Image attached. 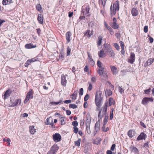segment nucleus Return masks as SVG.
<instances>
[{
    "label": "nucleus",
    "mask_w": 154,
    "mask_h": 154,
    "mask_svg": "<svg viewBox=\"0 0 154 154\" xmlns=\"http://www.w3.org/2000/svg\"><path fill=\"white\" fill-rule=\"evenodd\" d=\"M105 125H103V126L102 128V130L103 132H107L109 130V128L108 127L106 128H105Z\"/></svg>",
    "instance_id": "obj_38"
},
{
    "label": "nucleus",
    "mask_w": 154,
    "mask_h": 154,
    "mask_svg": "<svg viewBox=\"0 0 154 154\" xmlns=\"http://www.w3.org/2000/svg\"><path fill=\"white\" fill-rule=\"evenodd\" d=\"M97 66L99 68H103L102 66V63L100 60H98L97 62Z\"/></svg>",
    "instance_id": "obj_37"
},
{
    "label": "nucleus",
    "mask_w": 154,
    "mask_h": 154,
    "mask_svg": "<svg viewBox=\"0 0 154 154\" xmlns=\"http://www.w3.org/2000/svg\"><path fill=\"white\" fill-rule=\"evenodd\" d=\"M77 94V92H76L75 93V92L72 95V98L73 100H75L76 99Z\"/></svg>",
    "instance_id": "obj_43"
},
{
    "label": "nucleus",
    "mask_w": 154,
    "mask_h": 154,
    "mask_svg": "<svg viewBox=\"0 0 154 154\" xmlns=\"http://www.w3.org/2000/svg\"><path fill=\"white\" fill-rule=\"evenodd\" d=\"M107 106L108 103H105L104 106L101 108L100 111L98 114L99 122L100 121V120L103 117L108 116L106 114Z\"/></svg>",
    "instance_id": "obj_2"
},
{
    "label": "nucleus",
    "mask_w": 154,
    "mask_h": 154,
    "mask_svg": "<svg viewBox=\"0 0 154 154\" xmlns=\"http://www.w3.org/2000/svg\"><path fill=\"white\" fill-rule=\"evenodd\" d=\"M71 36V32H68L66 34V38L67 41L69 42L70 41V37Z\"/></svg>",
    "instance_id": "obj_23"
},
{
    "label": "nucleus",
    "mask_w": 154,
    "mask_h": 154,
    "mask_svg": "<svg viewBox=\"0 0 154 154\" xmlns=\"http://www.w3.org/2000/svg\"><path fill=\"white\" fill-rule=\"evenodd\" d=\"M53 119H52L51 117L48 118L47 119V122L45 123L46 125H50L53 126L54 125V124L53 122Z\"/></svg>",
    "instance_id": "obj_16"
},
{
    "label": "nucleus",
    "mask_w": 154,
    "mask_h": 154,
    "mask_svg": "<svg viewBox=\"0 0 154 154\" xmlns=\"http://www.w3.org/2000/svg\"><path fill=\"white\" fill-rule=\"evenodd\" d=\"M81 139L80 138L78 140L75 142V146H80Z\"/></svg>",
    "instance_id": "obj_34"
},
{
    "label": "nucleus",
    "mask_w": 154,
    "mask_h": 154,
    "mask_svg": "<svg viewBox=\"0 0 154 154\" xmlns=\"http://www.w3.org/2000/svg\"><path fill=\"white\" fill-rule=\"evenodd\" d=\"M119 2L117 0L113 5V6L112 5H111L110 6V14L111 16H112V14L115 15L116 13V11L119 10Z\"/></svg>",
    "instance_id": "obj_4"
},
{
    "label": "nucleus",
    "mask_w": 154,
    "mask_h": 154,
    "mask_svg": "<svg viewBox=\"0 0 154 154\" xmlns=\"http://www.w3.org/2000/svg\"><path fill=\"white\" fill-rule=\"evenodd\" d=\"M35 61V59H32L31 60H27L28 63H29L30 64L31 63L34 62Z\"/></svg>",
    "instance_id": "obj_58"
},
{
    "label": "nucleus",
    "mask_w": 154,
    "mask_h": 154,
    "mask_svg": "<svg viewBox=\"0 0 154 154\" xmlns=\"http://www.w3.org/2000/svg\"><path fill=\"white\" fill-rule=\"evenodd\" d=\"M153 99L152 97H146L143 98L141 102V103L144 106L147 105L149 102H153Z\"/></svg>",
    "instance_id": "obj_7"
},
{
    "label": "nucleus",
    "mask_w": 154,
    "mask_h": 154,
    "mask_svg": "<svg viewBox=\"0 0 154 154\" xmlns=\"http://www.w3.org/2000/svg\"><path fill=\"white\" fill-rule=\"evenodd\" d=\"M67 83V80L66 76L64 74H62L61 77V83L62 85L65 86Z\"/></svg>",
    "instance_id": "obj_14"
},
{
    "label": "nucleus",
    "mask_w": 154,
    "mask_h": 154,
    "mask_svg": "<svg viewBox=\"0 0 154 154\" xmlns=\"http://www.w3.org/2000/svg\"><path fill=\"white\" fill-rule=\"evenodd\" d=\"M69 108H72L73 109H74L77 108V106L75 104H70L69 105Z\"/></svg>",
    "instance_id": "obj_42"
},
{
    "label": "nucleus",
    "mask_w": 154,
    "mask_h": 154,
    "mask_svg": "<svg viewBox=\"0 0 154 154\" xmlns=\"http://www.w3.org/2000/svg\"><path fill=\"white\" fill-rule=\"evenodd\" d=\"M93 32H91L90 30H88L86 31L85 33H84L85 35H88L89 37H90L93 35Z\"/></svg>",
    "instance_id": "obj_32"
},
{
    "label": "nucleus",
    "mask_w": 154,
    "mask_h": 154,
    "mask_svg": "<svg viewBox=\"0 0 154 154\" xmlns=\"http://www.w3.org/2000/svg\"><path fill=\"white\" fill-rule=\"evenodd\" d=\"M114 47L117 50H118L119 48V45L117 43H115L113 45Z\"/></svg>",
    "instance_id": "obj_45"
},
{
    "label": "nucleus",
    "mask_w": 154,
    "mask_h": 154,
    "mask_svg": "<svg viewBox=\"0 0 154 154\" xmlns=\"http://www.w3.org/2000/svg\"><path fill=\"white\" fill-rule=\"evenodd\" d=\"M71 101L70 100H66L64 101V102L65 103H71Z\"/></svg>",
    "instance_id": "obj_63"
},
{
    "label": "nucleus",
    "mask_w": 154,
    "mask_h": 154,
    "mask_svg": "<svg viewBox=\"0 0 154 154\" xmlns=\"http://www.w3.org/2000/svg\"><path fill=\"white\" fill-rule=\"evenodd\" d=\"M102 37L101 36H99L98 39V41L97 42V45L98 46H100L101 45L102 42Z\"/></svg>",
    "instance_id": "obj_31"
},
{
    "label": "nucleus",
    "mask_w": 154,
    "mask_h": 154,
    "mask_svg": "<svg viewBox=\"0 0 154 154\" xmlns=\"http://www.w3.org/2000/svg\"><path fill=\"white\" fill-rule=\"evenodd\" d=\"M36 9L38 11H40L41 10L42 8L40 4H37L36 5Z\"/></svg>",
    "instance_id": "obj_44"
},
{
    "label": "nucleus",
    "mask_w": 154,
    "mask_h": 154,
    "mask_svg": "<svg viewBox=\"0 0 154 154\" xmlns=\"http://www.w3.org/2000/svg\"><path fill=\"white\" fill-rule=\"evenodd\" d=\"M149 142H147L145 143H144L143 146L145 147L149 148Z\"/></svg>",
    "instance_id": "obj_57"
},
{
    "label": "nucleus",
    "mask_w": 154,
    "mask_h": 154,
    "mask_svg": "<svg viewBox=\"0 0 154 154\" xmlns=\"http://www.w3.org/2000/svg\"><path fill=\"white\" fill-rule=\"evenodd\" d=\"M144 92L146 94H149L151 91V88H149L148 89L144 90Z\"/></svg>",
    "instance_id": "obj_50"
},
{
    "label": "nucleus",
    "mask_w": 154,
    "mask_h": 154,
    "mask_svg": "<svg viewBox=\"0 0 154 154\" xmlns=\"http://www.w3.org/2000/svg\"><path fill=\"white\" fill-rule=\"evenodd\" d=\"M89 98V95L88 94H87L85 96L84 98V100L85 101H86Z\"/></svg>",
    "instance_id": "obj_54"
},
{
    "label": "nucleus",
    "mask_w": 154,
    "mask_h": 154,
    "mask_svg": "<svg viewBox=\"0 0 154 154\" xmlns=\"http://www.w3.org/2000/svg\"><path fill=\"white\" fill-rule=\"evenodd\" d=\"M61 120V124L62 125H63L65 124V122H64V117H62L60 118Z\"/></svg>",
    "instance_id": "obj_51"
},
{
    "label": "nucleus",
    "mask_w": 154,
    "mask_h": 154,
    "mask_svg": "<svg viewBox=\"0 0 154 154\" xmlns=\"http://www.w3.org/2000/svg\"><path fill=\"white\" fill-rule=\"evenodd\" d=\"M140 125L143 127L144 128H146V125L144 124L141 121L140 122Z\"/></svg>",
    "instance_id": "obj_61"
},
{
    "label": "nucleus",
    "mask_w": 154,
    "mask_h": 154,
    "mask_svg": "<svg viewBox=\"0 0 154 154\" xmlns=\"http://www.w3.org/2000/svg\"><path fill=\"white\" fill-rule=\"evenodd\" d=\"M78 129L77 127H75L74 128L73 131L76 134L78 132Z\"/></svg>",
    "instance_id": "obj_59"
},
{
    "label": "nucleus",
    "mask_w": 154,
    "mask_h": 154,
    "mask_svg": "<svg viewBox=\"0 0 154 154\" xmlns=\"http://www.w3.org/2000/svg\"><path fill=\"white\" fill-rule=\"evenodd\" d=\"M104 47L105 48V51L107 54L110 57H113L115 55V54L113 51L112 49V47L109 44L105 43L104 44Z\"/></svg>",
    "instance_id": "obj_3"
},
{
    "label": "nucleus",
    "mask_w": 154,
    "mask_h": 154,
    "mask_svg": "<svg viewBox=\"0 0 154 154\" xmlns=\"http://www.w3.org/2000/svg\"><path fill=\"white\" fill-rule=\"evenodd\" d=\"M147 137L146 135L144 132H141L137 138V140H145Z\"/></svg>",
    "instance_id": "obj_10"
},
{
    "label": "nucleus",
    "mask_w": 154,
    "mask_h": 154,
    "mask_svg": "<svg viewBox=\"0 0 154 154\" xmlns=\"http://www.w3.org/2000/svg\"><path fill=\"white\" fill-rule=\"evenodd\" d=\"M90 8L89 6L85 5L82 7L81 11L82 15H86L89 13Z\"/></svg>",
    "instance_id": "obj_6"
},
{
    "label": "nucleus",
    "mask_w": 154,
    "mask_h": 154,
    "mask_svg": "<svg viewBox=\"0 0 154 154\" xmlns=\"http://www.w3.org/2000/svg\"><path fill=\"white\" fill-rule=\"evenodd\" d=\"M12 0H3L2 4L3 5L10 4L12 3Z\"/></svg>",
    "instance_id": "obj_25"
},
{
    "label": "nucleus",
    "mask_w": 154,
    "mask_h": 154,
    "mask_svg": "<svg viewBox=\"0 0 154 154\" xmlns=\"http://www.w3.org/2000/svg\"><path fill=\"white\" fill-rule=\"evenodd\" d=\"M83 89L82 88H81L79 91V94L80 96L82 95L83 94Z\"/></svg>",
    "instance_id": "obj_48"
},
{
    "label": "nucleus",
    "mask_w": 154,
    "mask_h": 154,
    "mask_svg": "<svg viewBox=\"0 0 154 154\" xmlns=\"http://www.w3.org/2000/svg\"><path fill=\"white\" fill-rule=\"evenodd\" d=\"M21 102V100L20 99H16L14 100L13 103V105H12L11 106L14 107L17 105H20Z\"/></svg>",
    "instance_id": "obj_18"
},
{
    "label": "nucleus",
    "mask_w": 154,
    "mask_h": 154,
    "mask_svg": "<svg viewBox=\"0 0 154 154\" xmlns=\"http://www.w3.org/2000/svg\"><path fill=\"white\" fill-rule=\"evenodd\" d=\"M63 102L62 100H60L59 101L57 102H51V103L52 104H54L55 105H57L58 104H60Z\"/></svg>",
    "instance_id": "obj_40"
},
{
    "label": "nucleus",
    "mask_w": 154,
    "mask_h": 154,
    "mask_svg": "<svg viewBox=\"0 0 154 154\" xmlns=\"http://www.w3.org/2000/svg\"><path fill=\"white\" fill-rule=\"evenodd\" d=\"M104 117L105 118L104 119L103 122V125H106V124L107 123V122H108V116H106Z\"/></svg>",
    "instance_id": "obj_33"
},
{
    "label": "nucleus",
    "mask_w": 154,
    "mask_h": 154,
    "mask_svg": "<svg viewBox=\"0 0 154 154\" xmlns=\"http://www.w3.org/2000/svg\"><path fill=\"white\" fill-rule=\"evenodd\" d=\"M134 131L132 130H130L128 132V135L130 137H132L134 135Z\"/></svg>",
    "instance_id": "obj_29"
},
{
    "label": "nucleus",
    "mask_w": 154,
    "mask_h": 154,
    "mask_svg": "<svg viewBox=\"0 0 154 154\" xmlns=\"http://www.w3.org/2000/svg\"><path fill=\"white\" fill-rule=\"evenodd\" d=\"M12 92V91L11 89H9L7 90L4 95V99L5 100L7 99L10 96Z\"/></svg>",
    "instance_id": "obj_11"
},
{
    "label": "nucleus",
    "mask_w": 154,
    "mask_h": 154,
    "mask_svg": "<svg viewBox=\"0 0 154 154\" xmlns=\"http://www.w3.org/2000/svg\"><path fill=\"white\" fill-rule=\"evenodd\" d=\"M29 128L30 132L31 134H34L36 132L35 129L34 128V126H30Z\"/></svg>",
    "instance_id": "obj_26"
},
{
    "label": "nucleus",
    "mask_w": 154,
    "mask_h": 154,
    "mask_svg": "<svg viewBox=\"0 0 154 154\" xmlns=\"http://www.w3.org/2000/svg\"><path fill=\"white\" fill-rule=\"evenodd\" d=\"M104 68H99L97 70V72L100 76L102 75L103 74Z\"/></svg>",
    "instance_id": "obj_24"
},
{
    "label": "nucleus",
    "mask_w": 154,
    "mask_h": 154,
    "mask_svg": "<svg viewBox=\"0 0 154 154\" xmlns=\"http://www.w3.org/2000/svg\"><path fill=\"white\" fill-rule=\"evenodd\" d=\"M144 31L146 33L148 31V26H145L144 27Z\"/></svg>",
    "instance_id": "obj_53"
},
{
    "label": "nucleus",
    "mask_w": 154,
    "mask_h": 154,
    "mask_svg": "<svg viewBox=\"0 0 154 154\" xmlns=\"http://www.w3.org/2000/svg\"><path fill=\"white\" fill-rule=\"evenodd\" d=\"M59 149V147L56 144L53 145L51 148V149L55 154Z\"/></svg>",
    "instance_id": "obj_15"
},
{
    "label": "nucleus",
    "mask_w": 154,
    "mask_h": 154,
    "mask_svg": "<svg viewBox=\"0 0 154 154\" xmlns=\"http://www.w3.org/2000/svg\"><path fill=\"white\" fill-rule=\"evenodd\" d=\"M88 61L90 65L92 66H94L95 64V62L92 58H91L89 59H88Z\"/></svg>",
    "instance_id": "obj_28"
},
{
    "label": "nucleus",
    "mask_w": 154,
    "mask_h": 154,
    "mask_svg": "<svg viewBox=\"0 0 154 154\" xmlns=\"http://www.w3.org/2000/svg\"><path fill=\"white\" fill-rule=\"evenodd\" d=\"M110 67L113 74L114 75H116L118 72L117 68L115 66H110Z\"/></svg>",
    "instance_id": "obj_13"
},
{
    "label": "nucleus",
    "mask_w": 154,
    "mask_h": 154,
    "mask_svg": "<svg viewBox=\"0 0 154 154\" xmlns=\"http://www.w3.org/2000/svg\"><path fill=\"white\" fill-rule=\"evenodd\" d=\"M64 55L63 54H61L60 55H59V59L61 60H63L64 58Z\"/></svg>",
    "instance_id": "obj_52"
},
{
    "label": "nucleus",
    "mask_w": 154,
    "mask_h": 154,
    "mask_svg": "<svg viewBox=\"0 0 154 154\" xmlns=\"http://www.w3.org/2000/svg\"><path fill=\"white\" fill-rule=\"evenodd\" d=\"M153 63L152 59L150 58L145 62L143 65V66L146 67L150 65Z\"/></svg>",
    "instance_id": "obj_17"
},
{
    "label": "nucleus",
    "mask_w": 154,
    "mask_h": 154,
    "mask_svg": "<svg viewBox=\"0 0 154 154\" xmlns=\"http://www.w3.org/2000/svg\"><path fill=\"white\" fill-rule=\"evenodd\" d=\"M105 94L106 96H109L112 94V91L110 90L109 89L106 90L105 91Z\"/></svg>",
    "instance_id": "obj_30"
},
{
    "label": "nucleus",
    "mask_w": 154,
    "mask_h": 154,
    "mask_svg": "<svg viewBox=\"0 0 154 154\" xmlns=\"http://www.w3.org/2000/svg\"><path fill=\"white\" fill-rule=\"evenodd\" d=\"M135 55L134 53L131 52L130 58L128 59V61L131 64H132L134 62L135 60Z\"/></svg>",
    "instance_id": "obj_12"
},
{
    "label": "nucleus",
    "mask_w": 154,
    "mask_h": 154,
    "mask_svg": "<svg viewBox=\"0 0 154 154\" xmlns=\"http://www.w3.org/2000/svg\"><path fill=\"white\" fill-rule=\"evenodd\" d=\"M102 94V92L100 90L97 91L95 94V103L98 108L101 106L103 100Z\"/></svg>",
    "instance_id": "obj_1"
},
{
    "label": "nucleus",
    "mask_w": 154,
    "mask_h": 154,
    "mask_svg": "<svg viewBox=\"0 0 154 154\" xmlns=\"http://www.w3.org/2000/svg\"><path fill=\"white\" fill-rule=\"evenodd\" d=\"M115 146L116 145L115 144H112L111 148V149L112 151H113L114 150Z\"/></svg>",
    "instance_id": "obj_62"
},
{
    "label": "nucleus",
    "mask_w": 154,
    "mask_h": 154,
    "mask_svg": "<svg viewBox=\"0 0 154 154\" xmlns=\"http://www.w3.org/2000/svg\"><path fill=\"white\" fill-rule=\"evenodd\" d=\"M119 92L121 93L122 94L123 92L124 91V90L122 88V86L119 87Z\"/></svg>",
    "instance_id": "obj_49"
},
{
    "label": "nucleus",
    "mask_w": 154,
    "mask_h": 154,
    "mask_svg": "<svg viewBox=\"0 0 154 154\" xmlns=\"http://www.w3.org/2000/svg\"><path fill=\"white\" fill-rule=\"evenodd\" d=\"M36 47V45H34L32 43H30L29 44H27L25 46V48L27 49H30L32 48H35Z\"/></svg>",
    "instance_id": "obj_21"
},
{
    "label": "nucleus",
    "mask_w": 154,
    "mask_h": 154,
    "mask_svg": "<svg viewBox=\"0 0 154 154\" xmlns=\"http://www.w3.org/2000/svg\"><path fill=\"white\" fill-rule=\"evenodd\" d=\"M112 27L114 29H117L119 27L118 24L116 23H113L112 25Z\"/></svg>",
    "instance_id": "obj_39"
},
{
    "label": "nucleus",
    "mask_w": 154,
    "mask_h": 154,
    "mask_svg": "<svg viewBox=\"0 0 154 154\" xmlns=\"http://www.w3.org/2000/svg\"><path fill=\"white\" fill-rule=\"evenodd\" d=\"M131 13L133 16H136L138 15V11L137 8H132L131 10Z\"/></svg>",
    "instance_id": "obj_19"
},
{
    "label": "nucleus",
    "mask_w": 154,
    "mask_h": 154,
    "mask_svg": "<svg viewBox=\"0 0 154 154\" xmlns=\"http://www.w3.org/2000/svg\"><path fill=\"white\" fill-rule=\"evenodd\" d=\"M47 154H55L54 152H53L50 149V150H49L47 153Z\"/></svg>",
    "instance_id": "obj_64"
},
{
    "label": "nucleus",
    "mask_w": 154,
    "mask_h": 154,
    "mask_svg": "<svg viewBox=\"0 0 154 154\" xmlns=\"http://www.w3.org/2000/svg\"><path fill=\"white\" fill-rule=\"evenodd\" d=\"M98 121L95 124V130L96 132L98 131L100 129V125L98 123Z\"/></svg>",
    "instance_id": "obj_27"
},
{
    "label": "nucleus",
    "mask_w": 154,
    "mask_h": 154,
    "mask_svg": "<svg viewBox=\"0 0 154 154\" xmlns=\"http://www.w3.org/2000/svg\"><path fill=\"white\" fill-rule=\"evenodd\" d=\"M98 56L100 57H106V54L104 51L102 50L98 53Z\"/></svg>",
    "instance_id": "obj_22"
},
{
    "label": "nucleus",
    "mask_w": 154,
    "mask_h": 154,
    "mask_svg": "<svg viewBox=\"0 0 154 154\" xmlns=\"http://www.w3.org/2000/svg\"><path fill=\"white\" fill-rule=\"evenodd\" d=\"M132 150L135 153H137L138 152V149L135 147H134L133 148Z\"/></svg>",
    "instance_id": "obj_56"
},
{
    "label": "nucleus",
    "mask_w": 154,
    "mask_h": 154,
    "mask_svg": "<svg viewBox=\"0 0 154 154\" xmlns=\"http://www.w3.org/2000/svg\"><path fill=\"white\" fill-rule=\"evenodd\" d=\"M92 88V86L91 84H90L88 88V89L89 91H91Z\"/></svg>",
    "instance_id": "obj_60"
},
{
    "label": "nucleus",
    "mask_w": 154,
    "mask_h": 154,
    "mask_svg": "<svg viewBox=\"0 0 154 154\" xmlns=\"http://www.w3.org/2000/svg\"><path fill=\"white\" fill-rule=\"evenodd\" d=\"M52 137L54 141L56 143L60 141L61 139V136L60 134L57 133L53 134Z\"/></svg>",
    "instance_id": "obj_8"
},
{
    "label": "nucleus",
    "mask_w": 154,
    "mask_h": 154,
    "mask_svg": "<svg viewBox=\"0 0 154 154\" xmlns=\"http://www.w3.org/2000/svg\"><path fill=\"white\" fill-rule=\"evenodd\" d=\"M71 48L69 47H68L67 48V54H67V56H69V55L71 51Z\"/></svg>",
    "instance_id": "obj_46"
},
{
    "label": "nucleus",
    "mask_w": 154,
    "mask_h": 154,
    "mask_svg": "<svg viewBox=\"0 0 154 154\" xmlns=\"http://www.w3.org/2000/svg\"><path fill=\"white\" fill-rule=\"evenodd\" d=\"M91 121V119L90 115L89 113L86 115V131L88 134H90L91 131L90 129V125Z\"/></svg>",
    "instance_id": "obj_5"
},
{
    "label": "nucleus",
    "mask_w": 154,
    "mask_h": 154,
    "mask_svg": "<svg viewBox=\"0 0 154 154\" xmlns=\"http://www.w3.org/2000/svg\"><path fill=\"white\" fill-rule=\"evenodd\" d=\"M114 110V109L112 108V109L110 111V119L112 120L113 117V111Z\"/></svg>",
    "instance_id": "obj_41"
},
{
    "label": "nucleus",
    "mask_w": 154,
    "mask_h": 154,
    "mask_svg": "<svg viewBox=\"0 0 154 154\" xmlns=\"http://www.w3.org/2000/svg\"><path fill=\"white\" fill-rule=\"evenodd\" d=\"M43 16L41 14H39L38 17V20L39 23L41 24L43 23Z\"/></svg>",
    "instance_id": "obj_20"
},
{
    "label": "nucleus",
    "mask_w": 154,
    "mask_h": 154,
    "mask_svg": "<svg viewBox=\"0 0 154 154\" xmlns=\"http://www.w3.org/2000/svg\"><path fill=\"white\" fill-rule=\"evenodd\" d=\"M101 139L100 138H97L94 140V143L96 144H98L100 143Z\"/></svg>",
    "instance_id": "obj_36"
},
{
    "label": "nucleus",
    "mask_w": 154,
    "mask_h": 154,
    "mask_svg": "<svg viewBox=\"0 0 154 154\" xmlns=\"http://www.w3.org/2000/svg\"><path fill=\"white\" fill-rule=\"evenodd\" d=\"M114 101L112 98L110 97L109 99V106L114 104Z\"/></svg>",
    "instance_id": "obj_35"
},
{
    "label": "nucleus",
    "mask_w": 154,
    "mask_h": 154,
    "mask_svg": "<svg viewBox=\"0 0 154 154\" xmlns=\"http://www.w3.org/2000/svg\"><path fill=\"white\" fill-rule=\"evenodd\" d=\"M72 125L75 127L77 126L78 125V123L77 121H74L72 122Z\"/></svg>",
    "instance_id": "obj_47"
},
{
    "label": "nucleus",
    "mask_w": 154,
    "mask_h": 154,
    "mask_svg": "<svg viewBox=\"0 0 154 154\" xmlns=\"http://www.w3.org/2000/svg\"><path fill=\"white\" fill-rule=\"evenodd\" d=\"M32 98V90H31L27 93L26 98L24 101V103H26L30 98Z\"/></svg>",
    "instance_id": "obj_9"
},
{
    "label": "nucleus",
    "mask_w": 154,
    "mask_h": 154,
    "mask_svg": "<svg viewBox=\"0 0 154 154\" xmlns=\"http://www.w3.org/2000/svg\"><path fill=\"white\" fill-rule=\"evenodd\" d=\"M96 78L94 77H92L91 79V81L92 83H93L95 82Z\"/></svg>",
    "instance_id": "obj_55"
}]
</instances>
